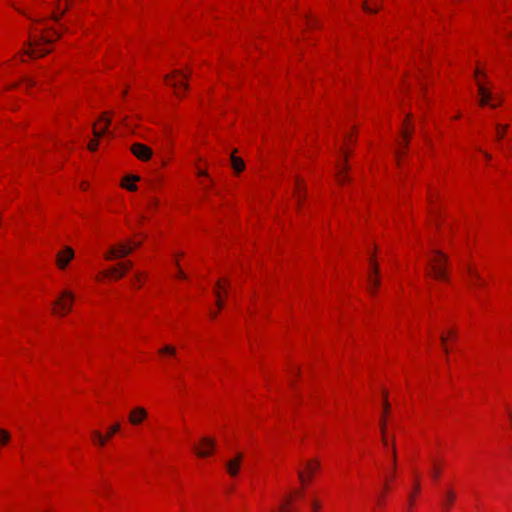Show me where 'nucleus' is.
Returning <instances> with one entry per match:
<instances>
[{
    "label": "nucleus",
    "instance_id": "f257e3e1",
    "mask_svg": "<svg viewBox=\"0 0 512 512\" xmlns=\"http://www.w3.org/2000/svg\"><path fill=\"white\" fill-rule=\"evenodd\" d=\"M74 0H9L10 5L29 21L28 42L21 61L43 57L60 37L58 19Z\"/></svg>",
    "mask_w": 512,
    "mask_h": 512
},
{
    "label": "nucleus",
    "instance_id": "f03ea898",
    "mask_svg": "<svg viewBox=\"0 0 512 512\" xmlns=\"http://www.w3.org/2000/svg\"><path fill=\"white\" fill-rule=\"evenodd\" d=\"M475 83L478 88L479 104L497 108L502 104V97L493 91V84L489 81L484 69L477 66L474 73Z\"/></svg>",
    "mask_w": 512,
    "mask_h": 512
},
{
    "label": "nucleus",
    "instance_id": "7ed1b4c3",
    "mask_svg": "<svg viewBox=\"0 0 512 512\" xmlns=\"http://www.w3.org/2000/svg\"><path fill=\"white\" fill-rule=\"evenodd\" d=\"M380 431H381L382 444H383L384 449L388 451L391 448L392 467H391V471L389 473H387V475L385 476L384 491L377 498L378 505H382L384 503L385 493L389 491L390 483L395 478L396 470H397L396 449H395L394 439L389 436L384 419L381 421Z\"/></svg>",
    "mask_w": 512,
    "mask_h": 512
},
{
    "label": "nucleus",
    "instance_id": "20e7f679",
    "mask_svg": "<svg viewBox=\"0 0 512 512\" xmlns=\"http://www.w3.org/2000/svg\"><path fill=\"white\" fill-rule=\"evenodd\" d=\"M427 273L440 281L448 279L447 257L440 251L433 250L428 259Z\"/></svg>",
    "mask_w": 512,
    "mask_h": 512
},
{
    "label": "nucleus",
    "instance_id": "39448f33",
    "mask_svg": "<svg viewBox=\"0 0 512 512\" xmlns=\"http://www.w3.org/2000/svg\"><path fill=\"white\" fill-rule=\"evenodd\" d=\"M75 294L69 289H63L52 304V312L58 317L67 316L73 308Z\"/></svg>",
    "mask_w": 512,
    "mask_h": 512
},
{
    "label": "nucleus",
    "instance_id": "423d86ee",
    "mask_svg": "<svg viewBox=\"0 0 512 512\" xmlns=\"http://www.w3.org/2000/svg\"><path fill=\"white\" fill-rule=\"evenodd\" d=\"M188 76L187 71L174 70L165 77L164 81L173 89L176 97L182 98L188 90Z\"/></svg>",
    "mask_w": 512,
    "mask_h": 512
},
{
    "label": "nucleus",
    "instance_id": "0eeeda50",
    "mask_svg": "<svg viewBox=\"0 0 512 512\" xmlns=\"http://www.w3.org/2000/svg\"><path fill=\"white\" fill-rule=\"evenodd\" d=\"M120 430V422L113 423L112 425L107 427L105 432L98 429L92 430L90 433L91 443L95 448L103 449L109 444V442L114 438V436L120 432Z\"/></svg>",
    "mask_w": 512,
    "mask_h": 512
},
{
    "label": "nucleus",
    "instance_id": "6e6552de",
    "mask_svg": "<svg viewBox=\"0 0 512 512\" xmlns=\"http://www.w3.org/2000/svg\"><path fill=\"white\" fill-rule=\"evenodd\" d=\"M217 450V440L211 436L200 437L193 445V451L198 458L213 457Z\"/></svg>",
    "mask_w": 512,
    "mask_h": 512
},
{
    "label": "nucleus",
    "instance_id": "1a4fd4ad",
    "mask_svg": "<svg viewBox=\"0 0 512 512\" xmlns=\"http://www.w3.org/2000/svg\"><path fill=\"white\" fill-rule=\"evenodd\" d=\"M321 463L317 458L304 460L298 469V478L302 486H307L320 470Z\"/></svg>",
    "mask_w": 512,
    "mask_h": 512
},
{
    "label": "nucleus",
    "instance_id": "9d476101",
    "mask_svg": "<svg viewBox=\"0 0 512 512\" xmlns=\"http://www.w3.org/2000/svg\"><path fill=\"white\" fill-rule=\"evenodd\" d=\"M229 282L225 278H221L217 281L214 288V296L216 299V308L211 309L209 312L210 318L215 319L219 311L224 306L225 298L228 294Z\"/></svg>",
    "mask_w": 512,
    "mask_h": 512
},
{
    "label": "nucleus",
    "instance_id": "9b49d317",
    "mask_svg": "<svg viewBox=\"0 0 512 512\" xmlns=\"http://www.w3.org/2000/svg\"><path fill=\"white\" fill-rule=\"evenodd\" d=\"M412 133H413L412 115L408 114L402 124L401 135L398 140V147L396 150V158H397L398 165H400L402 154L404 153V150H405L406 146L408 145V142L412 136Z\"/></svg>",
    "mask_w": 512,
    "mask_h": 512
},
{
    "label": "nucleus",
    "instance_id": "f8f14e48",
    "mask_svg": "<svg viewBox=\"0 0 512 512\" xmlns=\"http://www.w3.org/2000/svg\"><path fill=\"white\" fill-rule=\"evenodd\" d=\"M421 474L416 469L411 471V483L407 494V508L412 511L416 505L417 498L421 494Z\"/></svg>",
    "mask_w": 512,
    "mask_h": 512
},
{
    "label": "nucleus",
    "instance_id": "ddd939ff",
    "mask_svg": "<svg viewBox=\"0 0 512 512\" xmlns=\"http://www.w3.org/2000/svg\"><path fill=\"white\" fill-rule=\"evenodd\" d=\"M138 245L139 243L133 242L112 245L104 253V259L107 261H113L115 259L123 258L130 254Z\"/></svg>",
    "mask_w": 512,
    "mask_h": 512
},
{
    "label": "nucleus",
    "instance_id": "4468645a",
    "mask_svg": "<svg viewBox=\"0 0 512 512\" xmlns=\"http://www.w3.org/2000/svg\"><path fill=\"white\" fill-rule=\"evenodd\" d=\"M138 245L139 243L133 242L112 245L104 253V259L107 261H113L115 259L123 258L130 254Z\"/></svg>",
    "mask_w": 512,
    "mask_h": 512
},
{
    "label": "nucleus",
    "instance_id": "2eb2a0df",
    "mask_svg": "<svg viewBox=\"0 0 512 512\" xmlns=\"http://www.w3.org/2000/svg\"><path fill=\"white\" fill-rule=\"evenodd\" d=\"M74 258V249L71 246L65 245L55 254V266L59 271H65Z\"/></svg>",
    "mask_w": 512,
    "mask_h": 512
},
{
    "label": "nucleus",
    "instance_id": "dca6fc26",
    "mask_svg": "<svg viewBox=\"0 0 512 512\" xmlns=\"http://www.w3.org/2000/svg\"><path fill=\"white\" fill-rule=\"evenodd\" d=\"M111 121L112 118L109 112L102 113L93 125V136L104 137L112 135V132L110 130Z\"/></svg>",
    "mask_w": 512,
    "mask_h": 512
},
{
    "label": "nucleus",
    "instance_id": "f3484780",
    "mask_svg": "<svg viewBox=\"0 0 512 512\" xmlns=\"http://www.w3.org/2000/svg\"><path fill=\"white\" fill-rule=\"evenodd\" d=\"M466 281L468 285L475 290L483 289L487 284L486 279L483 277L478 267L472 264L467 268Z\"/></svg>",
    "mask_w": 512,
    "mask_h": 512
},
{
    "label": "nucleus",
    "instance_id": "a211bd4d",
    "mask_svg": "<svg viewBox=\"0 0 512 512\" xmlns=\"http://www.w3.org/2000/svg\"><path fill=\"white\" fill-rule=\"evenodd\" d=\"M378 264L375 255L372 254L369 259V273H368V289L371 294H375L380 285Z\"/></svg>",
    "mask_w": 512,
    "mask_h": 512
},
{
    "label": "nucleus",
    "instance_id": "6ab92c4d",
    "mask_svg": "<svg viewBox=\"0 0 512 512\" xmlns=\"http://www.w3.org/2000/svg\"><path fill=\"white\" fill-rule=\"evenodd\" d=\"M149 417L148 410L143 406H134L130 409L127 419L130 425L140 426Z\"/></svg>",
    "mask_w": 512,
    "mask_h": 512
},
{
    "label": "nucleus",
    "instance_id": "aec40b11",
    "mask_svg": "<svg viewBox=\"0 0 512 512\" xmlns=\"http://www.w3.org/2000/svg\"><path fill=\"white\" fill-rule=\"evenodd\" d=\"M132 268L131 261L119 262L116 265L111 266L107 269L109 279L119 280L125 276V274Z\"/></svg>",
    "mask_w": 512,
    "mask_h": 512
},
{
    "label": "nucleus",
    "instance_id": "412c9836",
    "mask_svg": "<svg viewBox=\"0 0 512 512\" xmlns=\"http://www.w3.org/2000/svg\"><path fill=\"white\" fill-rule=\"evenodd\" d=\"M342 159L339 160L336 166V180L339 184H344L348 181V166H347V151L343 148L341 151Z\"/></svg>",
    "mask_w": 512,
    "mask_h": 512
},
{
    "label": "nucleus",
    "instance_id": "4be33fe9",
    "mask_svg": "<svg viewBox=\"0 0 512 512\" xmlns=\"http://www.w3.org/2000/svg\"><path fill=\"white\" fill-rule=\"evenodd\" d=\"M131 153L140 161L146 162L152 158L153 151L152 149L143 144V143H134L132 144Z\"/></svg>",
    "mask_w": 512,
    "mask_h": 512
},
{
    "label": "nucleus",
    "instance_id": "5701e85b",
    "mask_svg": "<svg viewBox=\"0 0 512 512\" xmlns=\"http://www.w3.org/2000/svg\"><path fill=\"white\" fill-rule=\"evenodd\" d=\"M293 197L297 203V208L300 210L301 205L306 197V185L304 180L300 177H296L294 181Z\"/></svg>",
    "mask_w": 512,
    "mask_h": 512
},
{
    "label": "nucleus",
    "instance_id": "b1692460",
    "mask_svg": "<svg viewBox=\"0 0 512 512\" xmlns=\"http://www.w3.org/2000/svg\"><path fill=\"white\" fill-rule=\"evenodd\" d=\"M243 460V454L237 453L233 458L226 462V471L230 477H236L239 475Z\"/></svg>",
    "mask_w": 512,
    "mask_h": 512
},
{
    "label": "nucleus",
    "instance_id": "393cba45",
    "mask_svg": "<svg viewBox=\"0 0 512 512\" xmlns=\"http://www.w3.org/2000/svg\"><path fill=\"white\" fill-rule=\"evenodd\" d=\"M197 183L202 192L203 197L205 199H209V197L213 194L214 186H215L213 178L211 176L206 177V178H201V179H198Z\"/></svg>",
    "mask_w": 512,
    "mask_h": 512
},
{
    "label": "nucleus",
    "instance_id": "a878e982",
    "mask_svg": "<svg viewBox=\"0 0 512 512\" xmlns=\"http://www.w3.org/2000/svg\"><path fill=\"white\" fill-rule=\"evenodd\" d=\"M457 336V331L454 327H448L444 329L441 333L440 340L443 350L448 353L449 351V343L454 341Z\"/></svg>",
    "mask_w": 512,
    "mask_h": 512
},
{
    "label": "nucleus",
    "instance_id": "bb28decb",
    "mask_svg": "<svg viewBox=\"0 0 512 512\" xmlns=\"http://www.w3.org/2000/svg\"><path fill=\"white\" fill-rule=\"evenodd\" d=\"M139 180V176L128 174L121 179L120 186L129 192H135L138 189L136 183Z\"/></svg>",
    "mask_w": 512,
    "mask_h": 512
},
{
    "label": "nucleus",
    "instance_id": "cd10ccee",
    "mask_svg": "<svg viewBox=\"0 0 512 512\" xmlns=\"http://www.w3.org/2000/svg\"><path fill=\"white\" fill-rule=\"evenodd\" d=\"M444 464L437 459L432 460L430 467L428 469V474L432 478L433 481H437L443 471Z\"/></svg>",
    "mask_w": 512,
    "mask_h": 512
},
{
    "label": "nucleus",
    "instance_id": "c85d7f7f",
    "mask_svg": "<svg viewBox=\"0 0 512 512\" xmlns=\"http://www.w3.org/2000/svg\"><path fill=\"white\" fill-rule=\"evenodd\" d=\"M456 497H457V495H456L455 490L453 488H448L444 492L443 499H442V505H443L444 509L449 510L455 503Z\"/></svg>",
    "mask_w": 512,
    "mask_h": 512
},
{
    "label": "nucleus",
    "instance_id": "c756f323",
    "mask_svg": "<svg viewBox=\"0 0 512 512\" xmlns=\"http://www.w3.org/2000/svg\"><path fill=\"white\" fill-rule=\"evenodd\" d=\"M12 442V433L5 429L0 428V453L6 449Z\"/></svg>",
    "mask_w": 512,
    "mask_h": 512
},
{
    "label": "nucleus",
    "instance_id": "7c9ffc66",
    "mask_svg": "<svg viewBox=\"0 0 512 512\" xmlns=\"http://www.w3.org/2000/svg\"><path fill=\"white\" fill-rule=\"evenodd\" d=\"M195 174L197 179L210 177V174L208 173L206 169V161H203L201 158H199L195 164Z\"/></svg>",
    "mask_w": 512,
    "mask_h": 512
},
{
    "label": "nucleus",
    "instance_id": "2f4dec72",
    "mask_svg": "<svg viewBox=\"0 0 512 512\" xmlns=\"http://www.w3.org/2000/svg\"><path fill=\"white\" fill-rule=\"evenodd\" d=\"M231 166L237 174L243 172L245 169V163L243 159L235 156L234 154L231 155Z\"/></svg>",
    "mask_w": 512,
    "mask_h": 512
},
{
    "label": "nucleus",
    "instance_id": "473e14b6",
    "mask_svg": "<svg viewBox=\"0 0 512 512\" xmlns=\"http://www.w3.org/2000/svg\"><path fill=\"white\" fill-rule=\"evenodd\" d=\"M161 357L174 358L177 354L176 348L173 345H164L158 350Z\"/></svg>",
    "mask_w": 512,
    "mask_h": 512
},
{
    "label": "nucleus",
    "instance_id": "72a5a7b5",
    "mask_svg": "<svg viewBox=\"0 0 512 512\" xmlns=\"http://www.w3.org/2000/svg\"><path fill=\"white\" fill-rule=\"evenodd\" d=\"M292 501V496H288L279 503V505L272 509L270 512H291L290 503Z\"/></svg>",
    "mask_w": 512,
    "mask_h": 512
},
{
    "label": "nucleus",
    "instance_id": "f704fd0d",
    "mask_svg": "<svg viewBox=\"0 0 512 512\" xmlns=\"http://www.w3.org/2000/svg\"><path fill=\"white\" fill-rule=\"evenodd\" d=\"M380 0H365L363 10L367 13H376L379 9Z\"/></svg>",
    "mask_w": 512,
    "mask_h": 512
},
{
    "label": "nucleus",
    "instance_id": "c9c22d12",
    "mask_svg": "<svg viewBox=\"0 0 512 512\" xmlns=\"http://www.w3.org/2000/svg\"><path fill=\"white\" fill-rule=\"evenodd\" d=\"M146 275L142 272H138L134 275L131 280V286L134 289H140L144 283Z\"/></svg>",
    "mask_w": 512,
    "mask_h": 512
},
{
    "label": "nucleus",
    "instance_id": "e433bc0d",
    "mask_svg": "<svg viewBox=\"0 0 512 512\" xmlns=\"http://www.w3.org/2000/svg\"><path fill=\"white\" fill-rule=\"evenodd\" d=\"M508 128H509L508 124H500V123L496 124L495 135H496V139L498 141L502 140L505 137Z\"/></svg>",
    "mask_w": 512,
    "mask_h": 512
},
{
    "label": "nucleus",
    "instance_id": "4c0bfd02",
    "mask_svg": "<svg viewBox=\"0 0 512 512\" xmlns=\"http://www.w3.org/2000/svg\"><path fill=\"white\" fill-rule=\"evenodd\" d=\"M34 85H35L34 80H32L30 78H27V79L23 80L20 84H18L20 89L26 90L27 92H29L30 89L32 87H34Z\"/></svg>",
    "mask_w": 512,
    "mask_h": 512
},
{
    "label": "nucleus",
    "instance_id": "58836bf2",
    "mask_svg": "<svg viewBox=\"0 0 512 512\" xmlns=\"http://www.w3.org/2000/svg\"><path fill=\"white\" fill-rule=\"evenodd\" d=\"M322 503L319 499L313 498L310 502V511L311 512H321Z\"/></svg>",
    "mask_w": 512,
    "mask_h": 512
},
{
    "label": "nucleus",
    "instance_id": "ea45409f",
    "mask_svg": "<svg viewBox=\"0 0 512 512\" xmlns=\"http://www.w3.org/2000/svg\"><path fill=\"white\" fill-rule=\"evenodd\" d=\"M101 138H102V137H95V136H93V139H91V140L89 141V143H88V149H89V151H91V152H95V151L98 149L99 144H100V139H101Z\"/></svg>",
    "mask_w": 512,
    "mask_h": 512
},
{
    "label": "nucleus",
    "instance_id": "a19ab883",
    "mask_svg": "<svg viewBox=\"0 0 512 512\" xmlns=\"http://www.w3.org/2000/svg\"><path fill=\"white\" fill-rule=\"evenodd\" d=\"M175 262H176V265H177L176 278H178V279H184V278H185V275H184L183 270H182V269H181V267H180V255H177V256H176V258H175Z\"/></svg>",
    "mask_w": 512,
    "mask_h": 512
},
{
    "label": "nucleus",
    "instance_id": "79ce46f5",
    "mask_svg": "<svg viewBox=\"0 0 512 512\" xmlns=\"http://www.w3.org/2000/svg\"><path fill=\"white\" fill-rule=\"evenodd\" d=\"M109 275H108V272H107V269L106 270H102L100 271L96 276H95V280L97 282H103L105 279H109Z\"/></svg>",
    "mask_w": 512,
    "mask_h": 512
},
{
    "label": "nucleus",
    "instance_id": "37998d69",
    "mask_svg": "<svg viewBox=\"0 0 512 512\" xmlns=\"http://www.w3.org/2000/svg\"><path fill=\"white\" fill-rule=\"evenodd\" d=\"M353 141H354V134H353V132H351V134L346 138L345 142L348 145V144L352 143Z\"/></svg>",
    "mask_w": 512,
    "mask_h": 512
},
{
    "label": "nucleus",
    "instance_id": "c03bdc74",
    "mask_svg": "<svg viewBox=\"0 0 512 512\" xmlns=\"http://www.w3.org/2000/svg\"><path fill=\"white\" fill-rule=\"evenodd\" d=\"M88 186H89V184H88L87 182H82V183L80 184V188H81L83 191L87 190V189H88Z\"/></svg>",
    "mask_w": 512,
    "mask_h": 512
},
{
    "label": "nucleus",
    "instance_id": "a18cd8bd",
    "mask_svg": "<svg viewBox=\"0 0 512 512\" xmlns=\"http://www.w3.org/2000/svg\"><path fill=\"white\" fill-rule=\"evenodd\" d=\"M460 118H461V114L458 113V114H456L455 116L452 117V120H458Z\"/></svg>",
    "mask_w": 512,
    "mask_h": 512
},
{
    "label": "nucleus",
    "instance_id": "49530a36",
    "mask_svg": "<svg viewBox=\"0 0 512 512\" xmlns=\"http://www.w3.org/2000/svg\"><path fill=\"white\" fill-rule=\"evenodd\" d=\"M507 37L512 42V30L507 33Z\"/></svg>",
    "mask_w": 512,
    "mask_h": 512
},
{
    "label": "nucleus",
    "instance_id": "de8ad7c7",
    "mask_svg": "<svg viewBox=\"0 0 512 512\" xmlns=\"http://www.w3.org/2000/svg\"><path fill=\"white\" fill-rule=\"evenodd\" d=\"M484 156H485V158H486L487 160H490V158H491L490 154H488V153H486V152H484Z\"/></svg>",
    "mask_w": 512,
    "mask_h": 512
},
{
    "label": "nucleus",
    "instance_id": "09e8293b",
    "mask_svg": "<svg viewBox=\"0 0 512 512\" xmlns=\"http://www.w3.org/2000/svg\"><path fill=\"white\" fill-rule=\"evenodd\" d=\"M123 124H124L125 126H129V122H128V120H127V119H124V120H123Z\"/></svg>",
    "mask_w": 512,
    "mask_h": 512
}]
</instances>
